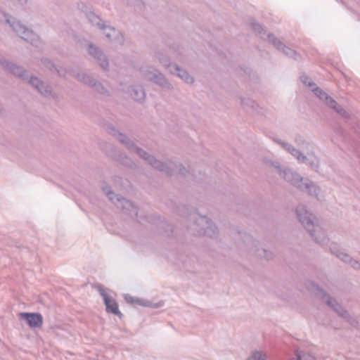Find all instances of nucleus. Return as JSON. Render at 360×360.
<instances>
[{
	"label": "nucleus",
	"mask_w": 360,
	"mask_h": 360,
	"mask_svg": "<svg viewBox=\"0 0 360 360\" xmlns=\"http://www.w3.org/2000/svg\"><path fill=\"white\" fill-rule=\"evenodd\" d=\"M108 130L109 133L115 136L130 152L137 154L155 169L165 173L168 176L173 175L176 171L184 176L189 174V171L181 163L171 160L162 162L157 160L154 156L136 146L126 135L119 132L114 127H109Z\"/></svg>",
	"instance_id": "1"
},
{
	"label": "nucleus",
	"mask_w": 360,
	"mask_h": 360,
	"mask_svg": "<svg viewBox=\"0 0 360 360\" xmlns=\"http://www.w3.org/2000/svg\"><path fill=\"white\" fill-rule=\"evenodd\" d=\"M296 214L302 225L309 233L314 242L321 246L327 245L329 238L323 228L316 223L313 214L303 205H300L296 208Z\"/></svg>",
	"instance_id": "2"
},
{
	"label": "nucleus",
	"mask_w": 360,
	"mask_h": 360,
	"mask_svg": "<svg viewBox=\"0 0 360 360\" xmlns=\"http://www.w3.org/2000/svg\"><path fill=\"white\" fill-rule=\"evenodd\" d=\"M270 166L283 178L285 181L297 188L302 191H306L312 196H317L319 193V188L314 183L307 181L303 182V178L297 172L290 169L283 168L278 162H270Z\"/></svg>",
	"instance_id": "3"
},
{
	"label": "nucleus",
	"mask_w": 360,
	"mask_h": 360,
	"mask_svg": "<svg viewBox=\"0 0 360 360\" xmlns=\"http://www.w3.org/2000/svg\"><path fill=\"white\" fill-rule=\"evenodd\" d=\"M192 218L195 221L190 226L189 229L193 235L206 236L210 238H214L217 236V227L206 216L195 212Z\"/></svg>",
	"instance_id": "4"
},
{
	"label": "nucleus",
	"mask_w": 360,
	"mask_h": 360,
	"mask_svg": "<svg viewBox=\"0 0 360 360\" xmlns=\"http://www.w3.org/2000/svg\"><path fill=\"white\" fill-rule=\"evenodd\" d=\"M6 22L12 30L22 39L30 43L35 47H41V41L39 36L32 30L22 25L19 20L14 18H7Z\"/></svg>",
	"instance_id": "5"
},
{
	"label": "nucleus",
	"mask_w": 360,
	"mask_h": 360,
	"mask_svg": "<svg viewBox=\"0 0 360 360\" xmlns=\"http://www.w3.org/2000/svg\"><path fill=\"white\" fill-rule=\"evenodd\" d=\"M102 190L108 197L109 200L112 201L118 208L129 212L131 216L136 217V218L140 221L141 217H139L138 209L131 201L127 200L120 195H116L112 191L110 186H102Z\"/></svg>",
	"instance_id": "6"
},
{
	"label": "nucleus",
	"mask_w": 360,
	"mask_h": 360,
	"mask_svg": "<svg viewBox=\"0 0 360 360\" xmlns=\"http://www.w3.org/2000/svg\"><path fill=\"white\" fill-rule=\"evenodd\" d=\"M316 295L320 297L326 304L330 307L337 314L345 319L347 321L353 324L354 320L352 319L348 311L339 304L335 299L327 294L323 289L316 285Z\"/></svg>",
	"instance_id": "7"
},
{
	"label": "nucleus",
	"mask_w": 360,
	"mask_h": 360,
	"mask_svg": "<svg viewBox=\"0 0 360 360\" xmlns=\"http://www.w3.org/2000/svg\"><path fill=\"white\" fill-rule=\"evenodd\" d=\"M141 72L143 77L150 82L165 89H171L172 85L167 82L165 76L157 69L153 67L141 68Z\"/></svg>",
	"instance_id": "8"
},
{
	"label": "nucleus",
	"mask_w": 360,
	"mask_h": 360,
	"mask_svg": "<svg viewBox=\"0 0 360 360\" xmlns=\"http://www.w3.org/2000/svg\"><path fill=\"white\" fill-rule=\"evenodd\" d=\"M96 288L99 292L101 296L103 297L104 304L106 307V311L117 315L120 318L122 316V314L119 310L117 302L109 296L104 290L101 284H97Z\"/></svg>",
	"instance_id": "9"
},
{
	"label": "nucleus",
	"mask_w": 360,
	"mask_h": 360,
	"mask_svg": "<svg viewBox=\"0 0 360 360\" xmlns=\"http://www.w3.org/2000/svg\"><path fill=\"white\" fill-rule=\"evenodd\" d=\"M266 39L270 44L275 46L278 51H281L285 56L293 58L295 60L300 58V55L295 50H292L290 47L285 46L272 33H269L266 35Z\"/></svg>",
	"instance_id": "10"
},
{
	"label": "nucleus",
	"mask_w": 360,
	"mask_h": 360,
	"mask_svg": "<svg viewBox=\"0 0 360 360\" xmlns=\"http://www.w3.org/2000/svg\"><path fill=\"white\" fill-rule=\"evenodd\" d=\"M158 60L162 65H164L165 67L174 68V70L173 71L171 70V72L173 74H176L178 77H179L181 79H182L186 83L192 84L194 82L193 78L188 73L187 71L180 68L178 65H176L175 64H171L169 63V60L168 59V58L162 56V55H159Z\"/></svg>",
	"instance_id": "11"
},
{
	"label": "nucleus",
	"mask_w": 360,
	"mask_h": 360,
	"mask_svg": "<svg viewBox=\"0 0 360 360\" xmlns=\"http://www.w3.org/2000/svg\"><path fill=\"white\" fill-rule=\"evenodd\" d=\"M76 78L78 81L94 88L98 93L108 94V91L105 86L91 76L85 73H77Z\"/></svg>",
	"instance_id": "12"
},
{
	"label": "nucleus",
	"mask_w": 360,
	"mask_h": 360,
	"mask_svg": "<svg viewBox=\"0 0 360 360\" xmlns=\"http://www.w3.org/2000/svg\"><path fill=\"white\" fill-rule=\"evenodd\" d=\"M330 251L337 256L342 262L349 264L354 269H360V263L352 259V257L346 252H342L338 249L336 243H332L330 244Z\"/></svg>",
	"instance_id": "13"
},
{
	"label": "nucleus",
	"mask_w": 360,
	"mask_h": 360,
	"mask_svg": "<svg viewBox=\"0 0 360 360\" xmlns=\"http://www.w3.org/2000/svg\"><path fill=\"white\" fill-rule=\"evenodd\" d=\"M89 53L97 61L103 70H108L109 67L108 58L99 48L95 46L92 44H90L89 45Z\"/></svg>",
	"instance_id": "14"
},
{
	"label": "nucleus",
	"mask_w": 360,
	"mask_h": 360,
	"mask_svg": "<svg viewBox=\"0 0 360 360\" xmlns=\"http://www.w3.org/2000/svg\"><path fill=\"white\" fill-rule=\"evenodd\" d=\"M0 63L4 68L8 70L15 76L18 77L22 80H27L28 79L27 71L22 66L17 65L7 60H1Z\"/></svg>",
	"instance_id": "15"
},
{
	"label": "nucleus",
	"mask_w": 360,
	"mask_h": 360,
	"mask_svg": "<svg viewBox=\"0 0 360 360\" xmlns=\"http://www.w3.org/2000/svg\"><path fill=\"white\" fill-rule=\"evenodd\" d=\"M20 316L26 321L27 325L33 328H40L43 324V317L39 313L22 312Z\"/></svg>",
	"instance_id": "16"
},
{
	"label": "nucleus",
	"mask_w": 360,
	"mask_h": 360,
	"mask_svg": "<svg viewBox=\"0 0 360 360\" xmlns=\"http://www.w3.org/2000/svg\"><path fill=\"white\" fill-rule=\"evenodd\" d=\"M28 83L44 96H47L51 94V86L50 85L46 84L37 77H31L28 81Z\"/></svg>",
	"instance_id": "17"
},
{
	"label": "nucleus",
	"mask_w": 360,
	"mask_h": 360,
	"mask_svg": "<svg viewBox=\"0 0 360 360\" xmlns=\"http://www.w3.org/2000/svg\"><path fill=\"white\" fill-rule=\"evenodd\" d=\"M104 34L111 41H115L119 44L123 43V36L119 30L115 29L113 27L106 26L104 29Z\"/></svg>",
	"instance_id": "18"
},
{
	"label": "nucleus",
	"mask_w": 360,
	"mask_h": 360,
	"mask_svg": "<svg viewBox=\"0 0 360 360\" xmlns=\"http://www.w3.org/2000/svg\"><path fill=\"white\" fill-rule=\"evenodd\" d=\"M128 91L134 100L138 102H143L145 100L146 92L143 86L138 85L131 86L129 87Z\"/></svg>",
	"instance_id": "19"
},
{
	"label": "nucleus",
	"mask_w": 360,
	"mask_h": 360,
	"mask_svg": "<svg viewBox=\"0 0 360 360\" xmlns=\"http://www.w3.org/2000/svg\"><path fill=\"white\" fill-rule=\"evenodd\" d=\"M285 150L289 153L292 156L297 159L300 162L307 163L309 160L307 156L304 155L299 149L295 148L293 146L290 144H284Z\"/></svg>",
	"instance_id": "20"
},
{
	"label": "nucleus",
	"mask_w": 360,
	"mask_h": 360,
	"mask_svg": "<svg viewBox=\"0 0 360 360\" xmlns=\"http://www.w3.org/2000/svg\"><path fill=\"white\" fill-rule=\"evenodd\" d=\"M311 91L327 106L331 104H335V100L319 86L312 88Z\"/></svg>",
	"instance_id": "21"
},
{
	"label": "nucleus",
	"mask_w": 360,
	"mask_h": 360,
	"mask_svg": "<svg viewBox=\"0 0 360 360\" xmlns=\"http://www.w3.org/2000/svg\"><path fill=\"white\" fill-rule=\"evenodd\" d=\"M114 152L115 160L120 163L121 165L131 169H134L136 167L135 162L124 153L120 152L117 153V150L115 149H114Z\"/></svg>",
	"instance_id": "22"
},
{
	"label": "nucleus",
	"mask_w": 360,
	"mask_h": 360,
	"mask_svg": "<svg viewBox=\"0 0 360 360\" xmlns=\"http://www.w3.org/2000/svg\"><path fill=\"white\" fill-rule=\"evenodd\" d=\"M87 17L93 25H97L100 29H104L105 27L104 22L95 13L91 12L87 14Z\"/></svg>",
	"instance_id": "23"
},
{
	"label": "nucleus",
	"mask_w": 360,
	"mask_h": 360,
	"mask_svg": "<svg viewBox=\"0 0 360 360\" xmlns=\"http://www.w3.org/2000/svg\"><path fill=\"white\" fill-rule=\"evenodd\" d=\"M328 107L334 110L337 113H338L342 117L349 119V114L344 109V108L338 104V103L335 101V104L329 105Z\"/></svg>",
	"instance_id": "24"
},
{
	"label": "nucleus",
	"mask_w": 360,
	"mask_h": 360,
	"mask_svg": "<svg viewBox=\"0 0 360 360\" xmlns=\"http://www.w3.org/2000/svg\"><path fill=\"white\" fill-rule=\"evenodd\" d=\"M251 27L253 31L257 34L260 38L265 39L266 37V30L263 28V27L259 24L258 22L253 21L251 22Z\"/></svg>",
	"instance_id": "25"
},
{
	"label": "nucleus",
	"mask_w": 360,
	"mask_h": 360,
	"mask_svg": "<svg viewBox=\"0 0 360 360\" xmlns=\"http://www.w3.org/2000/svg\"><path fill=\"white\" fill-rule=\"evenodd\" d=\"M309 160L307 162V165H309L313 169L318 171L319 167V162L316 157L314 156V153H308Z\"/></svg>",
	"instance_id": "26"
},
{
	"label": "nucleus",
	"mask_w": 360,
	"mask_h": 360,
	"mask_svg": "<svg viewBox=\"0 0 360 360\" xmlns=\"http://www.w3.org/2000/svg\"><path fill=\"white\" fill-rule=\"evenodd\" d=\"M295 142L297 146L302 147L303 149L309 150L310 148H312L311 144L307 142L301 135H297L295 136Z\"/></svg>",
	"instance_id": "27"
},
{
	"label": "nucleus",
	"mask_w": 360,
	"mask_h": 360,
	"mask_svg": "<svg viewBox=\"0 0 360 360\" xmlns=\"http://www.w3.org/2000/svg\"><path fill=\"white\" fill-rule=\"evenodd\" d=\"M255 251L257 256L261 258H264L267 260L272 259L274 257V255L271 252L268 251L264 248H257Z\"/></svg>",
	"instance_id": "28"
},
{
	"label": "nucleus",
	"mask_w": 360,
	"mask_h": 360,
	"mask_svg": "<svg viewBox=\"0 0 360 360\" xmlns=\"http://www.w3.org/2000/svg\"><path fill=\"white\" fill-rule=\"evenodd\" d=\"M241 105L244 108H252L253 110H256L258 107V105L255 103V101L248 98H241Z\"/></svg>",
	"instance_id": "29"
},
{
	"label": "nucleus",
	"mask_w": 360,
	"mask_h": 360,
	"mask_svg": "<svg viewBox=\"0 0 360 360\" xmlns=\"http://www.w3.org/2000/svg\"><path fill=\"white\" fill-rule=\"evenodd\" d=\"M295 356L296 359L292 360H317L314 356L298 350L296 351Z\"/></svg>",
	"instance_id": "30"
},
{
	"label": "nucleus",
	"mask_w": 360,
	"mask_h": 360,
	"mask_svg": "<svg viewBox=\"0 0 360 360\" xmlns=\"http://www.w3.org/2000/svg\"><path fill=\"white\" fill-rule=\"evenodd\" d=\"M266 354L260 351H255L248 358L247 360H266Z\"/></svg>",
	"instance_id": "31"
},
{
	"label": "nucleus",
	"mask_w": 360,
	"mask_h": 360,
	"mask_svg": "<svg viewBox=\"0 0 360 360\" xmlns=\"http://www.w3.org/2000/svg\"><path fill=\"white\" fill-rule=\"evenodd\" d=\"M41 62L44 65V66L47 68L49 70H50L51 72H57L58 74H59V70L51 60H50L48 58H42Z\"/></svg>",
	"instance_id": "32"
},
{
	"label": "nucleus",
	"mask_w": 360,
	"mask_h": 360,
	"mask_svg": "<svg viewBox=\"0 0 360 360\" xmlns=\"http://www.w3.org/2000/svg\"><path fill=\"white\" fill-rule=\"evenodd\" d=\"M300 81L307 86H309L311 90L312 88L317 86L316 84L305 74H302L300 77Z\"/></svg>",
	"instance_id": "33"
},
{
	"label": "nucleus",
	"mask_w": 360,
	"mask_h": 360,
	"mask_svg": "<svg viewBox=\"0 0 360 360\" xmlns=\"http://www.w3.org/2000/svg\"><path fill=\"white\" fill-rule=\"evenodd\" d=\"M160 226L162 229H165L164 233L167 236H169L174 231L173 226L165 221H160Z\"/></svg>",
	"instance_id": "34"
},
{
	"label": "nucleus",
	"mask_w": 360,
	"mask_h": 360,
	"mask_svg": "<svg viewBox=\"0 0 360 360\" xmlns=\"http://www.w3.org/2000/svg\"><path fill=\"white\" fill-rule=\"evenodd\" d=\"M128 4L134 6L136 11H141L144 4L141 0H127Z\"/></svg>",
	"instance_id": "35"
},
{
	"label": "nucleus",
	"mask_w": 360,
	"mask_h": 360,
	"mask_svg": "<svg viewBox=\"0 0 360 360\" xmlns=\"http://www.w3.org/2000/svg\"><path fill=\"white\" fill-rule=\"evenodd\" d=\"M135 303L138 304L139 305L144 306V307H154V308H157L159 307V305L158 304H151L150 301L144 300H141V299H139V298H136Z\"/></svg>",
	"instance_id": "36"
},
{
	"label": "nucleus",
	"mask_w": 360,
	"mask_h": 360,
	"mask_svg": "<svg viewBox=\"0 0 360 360\" xmlns=\"http://www.w3.org/2000/svg\"><path fill=\"white\" fill-rule=\"evenodd\" d=\"M245 243H248V246L252 245V246H255V248L257 247V245L258 244V241L254 240L252 238V237L251 236H250V235H248L246 236Z\"/></svg>",
	"instance_id": "37"
},
{
	"label": "nucleus",
	"mask_w": 360,
	"mask_h": 360,
	"mask_svg": "<svg viewBox=\"0 0 360 360\" xmlns=\"http://www.w3.org/2000/svg\"><path fill=\"white\" fill-rule=\"evenodd\" d=\"M273 141L275 143H276L278 145H280L283 149H285V145L284 144H288V142L283 141H282L281 139H280L278 138H274Z\"/></svg>",
	"instance_id": "38"
},
{
	"label": "nucleus",
	"mask_w": 360,
	"mask_h": 360,
	"mask_svg": "<svg viewBox=\"0 0 360 360\" xmlns=\"http://www.w3.org/2000/svg\"><path fill=\"white\" fill-rule=\"evenodd\" d=\"M124 299L129 303H135L136 298L132 296L127 295L124 296Z\"/></svg>",
	"instance_id": "39"
},
{
	"label": "nucleus",
	"mask_w": 360,
	"mask_h": 360,
	"mask_svg": "<svg viewBox=\"0 0 360 360\" xmlns=\"http://www.w3.org/2000/svg\"><path fill=\"white\" fill-rule=\"evenodd\" d=\"M17 1H19L21 4H25L27 0H17Z\"/></svg>",
	"instance_id": "40"
},
{
	"label": "nucleus",
	"mask_w": 360,
	"mask_h": 360,
	"mask_svg": "<svg viewBox=\"0 0 360 360\" xmlns=\"http://www.w3.org/2000/svg\"><path fill=\"white\" fill-rule=\"evenodd\" d=\"M192 176L194 177V179H196L194 174H192Z\"/></svg>",
	"instance_id": "41"
}]
</instances>
